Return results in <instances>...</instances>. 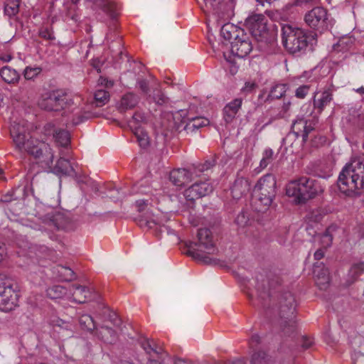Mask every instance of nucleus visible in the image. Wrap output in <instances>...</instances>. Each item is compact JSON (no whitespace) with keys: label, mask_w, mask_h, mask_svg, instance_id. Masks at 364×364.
I'll use <instances>...</instances> for the list:
<instances>
[{"label":"nucleus","mask_w":364,"mask_h":364,"mask_svg":"<svg viewBox=\"0 0 364 364\" xmlns=\"http://www.w3.org/2000/svg\"><path fill=\"white\" fill-rule=\"evenodd\" d=\"M348 41H350V43H352V41L350 38L341 39L335 46V47H337L336 49H338V50H344L346 48H344L343 46L345 44H347Z\"/></svg>","instance_id":"0e129e2a"},{"label":"nucleus","mask_w":364,"mask_h":364,"mask_svg":"<svg viewBox=\"0 0 364 364\" xmlns=\"http://www.w3.org/2000/svg\"><path fill=\"white\" fill-rule=\"evenodd\" d=\"M337 185L349 197L360 196L364 188V159L355 158L345 165L339 173Z\"/></svg>","instance_id":"7ed1b4c3"},{"label":"nucleus","mask_w":364,"mask_h":364,"mask_svg":"<svg viewBox=\"0 0 364 364\" xmlns=\"http://www.w3.org/2000/svg\"><path fill=\"white\" fill-rule=\"evenodd\" d=\"M302 339H303V341H302L301 346L304 349H308L310 347H311L312 345L314 344V342L311 339H309L305 336H304Z\"/></svg>","instance_id":"338daca9"},{"label":"nucleus","mask_w":364,"mask_h":364,"mask_svg":"<svg viewBox=\"0 0 364 364\" xmlns=\"http://www.w3.org/2000/svg\"><path fill=\"white\" fill-rule=\"evenodd\" d=\"M139 102V97L137 95L133 92H128L121 97L117 107L119 112H125L134 108Z\"/></svg>","instance_id":"a878e982"},{"label":"nucleus","mask_w":364,"mask_h":364,"mask_svg":"<svg viewBox=\"0 0 364 364\" xmlns=\"http://www.w3.org/2000/svg\"><path fill=\"white\" fill-rule=\"evenodd\" d=\"M71 122L73 125H78L85 120L92 117L90 112L82 111L81 108L75 107L73 111Z\"/></svg>","instance_id":"473e14b6"},{"label":"nucleus","mask_w":364,"mask_h":364,"mask_svg":"<svg viewBox=\"0 0 364 364\" xmlns=\"http://www.w3.org/2000/svg\"><path fill=\"white\" fill-rule=\"evenodd\" d=\"M314 130V127L311 124H308L303 116H297L291 124L292 132L296 137L301 136L304 142L307 141L309 134Z\"/></svg>","instance_id":"2eb2a0df"},{"label":"nucleus","mask_w":364,"mask_h":364,"mask_svg":"<svg viewBox=\"0 0 364 364\" xmlns=\"http://www.w3.org/2000/svg\"><path fill=\"white\" fill-rule=\"evenodd\" d=\"M281 283V278L274 273H259L256 277V296L252 299V304L262 309L267 315L277 313L281 336L294 338L296 334L295 299L289 291H274Z\"/></svg>","instance_id":"f257e3e1"},{"label":"nucleus","mask_w":364,"mask_h":364,"mask_svg":"<svg viewBox=\"0 0 364 364\" xmlns=\"http://www.w3.org/2000/svg\"><path fill=\"white\" fill-rule=\"evenodd\" d=\"M137 85L144 94H148L149 92V82L145 79H139L137 80Z\"/></svg>","instance_id":"13d9d810"},{"label":"nucleus","mask_w":364,"mask_h":364,"mask_svg":"<svg viewBox=\"0 0 364 364\" xmlns=\"http://www.w3.org/2000/svg\"><path fill=\"white\" fill-rule=\"evenodd\" d=\"M319 0H293L289 4L291 6H303L309 4H316Z\"/></svg>","instance_id":"4d7b16f0"},{"label":"nucleus","mask_w":364,"mask_h":364,"mask_svg":"<svg viewBox=\"0 0 364 364\" xmlns=\"http://www.w3.org/2000/svg\"><path fill=\"white\" fill-rule=\"evenodd\" d=\"M282 43L286 50L298 56L305 53L309 41L307 33L297 27L286 24L282 27Z\"/></svg>","instance_id":"0eeeda50"},{"label":"nucleus","mask_w":364,"mask_h":364,"mask_svg":"<svg viewBox=\"0 0 364 364\" xmlns=\"http://www.w3.org/2000/svg\"><path fill=\"white\" fill-rule=\"evenodd\" d=\"M251 364H271V359L265 352L258 351L252 355Z\"/></svg>","instance_id":"4c0bfd02"},{"label":"nucleus","mask_w":364,"mask_h":364,"mask_svg":"<svg viewBox=\"0 0 364 364\" xmlns=\"http://www.w3.org/2000/svg\"><path fill=\"white\" fill-rule=\"evenodd\" d=\"M38 35L43 39L53 41L55 39V36L52 28L48 26H43L39 29Z\"/></svg>","instance_id":"c03bdc74"},{"label":"nucleus","mask_w":364,"mask_h":364,"mask_svg":"<svg viewBox=\"0 0 364 364\" xmlns=\"http://www.w3.org/2000/svg\"><path fill=\"white\" fill-rule=\"evenodd\" d=\"M220 33L224 39L229 41L232 40L235 41L240 39V38H246V33L244 29L232 23L223 25L221 28Z\"/></svg>","instance_id":"a211bd4d"},{"label":"nucleus","mask_w":364,"mask_h":364,"mask_svg":"<svg viewBox=\"0 0 364 364\" xmlns=\"http://www.w3.org/2000/svg\"><path fill=\"white\" fill-rule=\"evenodd\" d=\"M66 294V288L61 285H53L46 289V295L51 299H61Z\"/></svg>","instance_id":"2f4dec72"},{"label":"nucleus","mask_w":364,"mask_h":364,"mask_svg":"<svg viewBox=\"0 0 364 364\" xmlns=\"http://www.w3.org/2000/svg\"><path fill=\"white\" fill-rule=\"evenodd\" d=\"M52 171L58 176H77V171L69 160L60 157L53 166Z\"/></svg>","instance_id":"f3484780"},{"label":"nucleus","mask_w":364,"mask_h":364,"mask_svg":"<svg viewBox=\"0 0 364 364\" xmlns=\"http://www.w3.org/2000/svg\"><path fill=\"white\" fill-rule=\"evenodd\" d=\"M198 242H188L186 244V255L196 261L205 264H216L215 255L218 250L213 240L208 228H200L197 233Z\"/></svg>","instance_id":"20e7f679"},{"label":"nucleus","mask_w":364,"mask_h":364,"mask_svg":"<svg viewBox=\"0 0 364 364\" xmlns=\"http://www.w3.org/2000/svg\"><path fill=\"white\" fill-rule=\"evenodd\" d=\"M46 223L48 227L54 228L58 230H68L70 228V219L61 213L51 215Z\"/></svg>","instance_id":"412c9836"},{"label":"nucleus","mask_w":364,"mask_h":364,"mask_svg":"<svg viewBox=\"0 0 364 364\" xmlns=\"http://www.w3.org/2000/svg\"><path fill=\"white\" fill-rule=\"evenodd\" d=\"M222 0H204L205 7L208 9L218 13L220 10V4Z\"/></svg>","instance_id":"09e8293b"},{"label":"nucleus","mask_w":364,"mask_h":364,"mask_svg":"<svg viewBox=\"0 0 364 364\" xmlns=\"http://www.w3.org/2000/svg\"><path fill=\"white\" fill-rule=\"evenodd\" d=\"M19 287L11 278L0 274V310L9 312L18 306Z\"/></svg>","instance_id":"6e6552de"},{"label":"nucleus","mask_w":364,"mask_h":364,"mask_svg":"<svg viewBox=\"0 0 364 364\" xmlns=\"http://www.w3.org/2000/svg\"><path fill=\"white\" fill-rule=\"evenodd\" d=\"M95 335L100 340L107 344H114L118 340L117 332L111 327L105 325H102L96 329Z\"/></svg>","instance_id":"4be33fe9"},{"label":"nucleus","mask_w":364,"mask_h":364,"mask_svg":"<svg viewBox=\"0 0 364 364\" xmlns=\"http://www.w3.org/2000/svg\"><path fill=\"white\" fill-rule=\"evenodd\" d=\"M235 223L241 228L246 226L249 221L247 213L242 210L235 218Z\"/></svg>","instance_id":"de8ad7c7"},{"label":"nucleus","mask_w":364,"mask_h":364,"mask_svg":"<svg viewBox=\"0 0 364 364\" xmlns=\"http://www.w3.org/2000/svg\"><path fill=\"white\" fill-rule=\"evenodd\" d=\"M19 0H7L4 6V14L9 17L16 16L19 11Z\"/></svg>","instance_id":"e433bc0d"},{"label":"nucleus","mask_w":364,"mask_h":364,"mask_svg":"<svg viewBox=\"0 0 364 364\" xmlns=\"http://www.w3.org/2000/svg\"><path fill=\"white\" fill-rule=\"evenodd\" d=\"M186 112L184 110H180L174 114H171L173 121L172 129L181 132L182 130L186 132L187 134L193 133L198 130L195 124L189 119L186 117Z\"/></svg>","instance_id":"4468645a"},{"label":"nucleus","mask_w":364,"mask_h":364,"mask_svg":"<svg viewBox=\"0 0 364 364\" xmlns=\"http://www.w3.org/2000/svg\"><path fill=\"white\" fill-rule=\"evenodd\" d=\"M152 99L158 105H164L168 102V98L161 90H155Z\"/></svg>","instance_id":"37998d69"},{"label":"nucleus","mask_w":364,"mask_h":364,"mask_svg":"<svg viewBox=\"0 0 364 364\" xmlns=\"http://www.w3.org/2000/svg\"><path fill=\"white\" fill-rule=\"evenodd\" d=\"M41 70H42V69L39 67H36V68L27 67L24 70V77L26 80H33L38 74L41 73Z\"/></svg>","instance_id":"49530a36"},{"label":"nucleus","mask_w":364,"mask_h":364,"mask_svg":"<svg viewBox=\"0 0 364 364\" xmlns=\"http://www.w3.org/2000/svg\"><path fill=\"white\" fill-rule=\"evenodd\" d=\"M149 189V187L144 186V183L143 181H141L134 186V187L133 188V192L146 194L150 191Z\"/></svg>","instance_id":"6e6d98bb"},{"label":"nucleus","mask_w":364,"mask_h":364,"mask_svg":"<svg viewBox=\"0 0 364 364\" xmlns=\"http://www.w3.org/2000/svg\"><path fill=\"white\" fill-rule=\"evenodd\" d=\"M145 120L146 117L144 114L141 112H135L132 117V119L129 122V126L131 128H134V129H136V127L140 128L138 126V123L144 122Z\"/></svg>","instance_id":"a18cd8bd"},{"label":"nucleus","mask_w":364,"mask_h":364,"mask_svg":"<svg viewBox=\"0 0 364 364\" xmlns=\"http://www.w3.org/2000/svg\"><path fill=\"white\" fill-rule=\"evenodd\" d=\"M304 21L309 27L319 33L328 29V11L323 7L313 8L305 14Z\"/></svg>","instance_id":"9b49d317"},{"label":"nucleus","mask_w":364,"mask_h":364,"mask_svg":"<svg viewBox=\"0 0 364 364\" xmlns=\"http://www.w3.org/2000/svg\"><path fill=\"white\" fill-rule=\"evenodd\" d=\"M260 343V337L257 334L252 336L249 341L250 346L252 348H255Z\"/></svg>","instance_id":"e2e57ef3"},{"label":"nucleus","mask_w":364,"mask_h":364,"mask_svg":"<svg viewBox=\"0 0 364 364\" xmlns=\"http://www.w3.org/2000/svg\"><path fill=\"white\" fill-rule=\"evenodd\" d=\"M277 194L275 176L267 173L256 183L253 190V205L257 212H264L272 205Z\"/></svg>","instance_id":"39448f33"},{"label":"nucleus","mask_w":364,"mask_h":364,"mask_svg":"<svg viewBox=\"0 0 364 364\" xmlns=\"http://www.w3.org/2000/svg\"><path fill=\"white\" fill-rule=\"evenodd\" d=\"M245 26L258 42L268 43L269 33L267 28V18L263 14H252L245 20Z\"/></svg>","instance_id":"9d476101"},{"label":"nucleus","mask_w":364,"mask_h":364,"mask_svg":"<svg viewBox=\"0 0 364 364\" xmlns=\"http://www.w3.org/2000/svg\"><path fill=\"white\" fill-rule=\"evenodd\" d=\"M291 105V103L290 101L284 102L283 105L282 107V109L279 111V112L277 114V116L274 118L271 119L268 122H267L263 126V127L267 126V125H268V124H271L272 122V121L274 120V119H282V118L286 117L287 116L288 112L290 109Z\"/></svg>","instance_id":"79ce46f5"},{"label":"nucleus","mask_w":364,"mask_h":364,"mask_svg":"<svg viewBox=\"0 0 364 364\" xmlns=\"http://www.w3.org/2000/svg\"><path fill=\"white\" fill-rule=\"evenodd\" d=\"M109 93L102 89H99L94 94V102H92L96 107H102L109 100Z\"/></svg>","instance_id":"f704fd0d"},{"label":"nucleus","mask_w":364,"mask_h":364,"mask_svg":"<svg viewBox=\"0 0 364 364\" xmlns=\"http://www.w3.org/2000/svg\"><path fill=\"white\" fill-rule=\"evenodd\" d=\"M55 326L68 330L70 329L71 325L62 319H58L55 321Z\"/></svg>","instance_id":"680f3d73"},{"label":"nucleus","mask_w":364,"mask_h":364,"mask_svg":"<svg viewBox=\"0 0 364 364\" xmlns=\"http://www.w3.org/2000/svg\"><path fill=\"white\" fill-rule=\"evenodd\" d=\"M216 164L215 156H211L210 159L206 160L203 164H199L198 165L191 166L193 169H196V173L195 176L196 177L200 176V173L205 171H208L213 168Z\"/></svg>","instance_id":"c9c22d12"},{"label":"nucleus","mask_w":364,"mask_h":364,"mask_svg":"<svg viewBox=\"0 0 364 364\" xmlns=\"http://www.w3.org/2000/svg\"><path fill=\"white\" fill-rule=\"evenodd\" d=\"M196 169L192 166L188 168H176L170 172V181L176 186H183L189 183L196 176Z\"/></svg>","instance_id":"ddd939ff"},{"label":"nucleus","mask_w":364,"mask_h":364,"mask_svg":"<svg viewBox=\"0 0 364 364\" xmlns=\"http://www.w3.org/2000/svg\"><path fill=\"white\" fill-rule=\"evenodd\" d=\"M189 119L195 124L198 129L203 127L209 124L210 121L208 119L201 117H189Z\"/></svg>","instance_id":"603ef678"},{"label":"nucleus","mask_w":364,"mask_h":364,"mask_svg":"<svg viewBox=\"0 0 364 364\" xmlns=\"http://www.w3.org/2000/svg\"><path fill=\"white\" fill-rule=\"evenodd\" d=\"M70 291H72L73 301L78 304H84L92 299V293L85 286L73 284Z\"/></svg>","instance_id":"5701e85b"},{"label":"nucleus","mask_w":364,"mask_h":364,"mask_svg":"<svg viewBox=\"0 0 364 364\" xmlns=\"http://www.w3.org/2000/svg\"><path fill=\"white\" fill-rule=\"evenodd\" d=\"M73 104L63 90H54L42 94L38 100V107L48 112H58Z\"/></svg>","instance_id":"1a4fd4ad"},{"label":"nucleus","mask_w":364,"mask_h":364,"mask_svg":"<svg viewBox=\"0 0 364 364\" xmlns=\"http://www.w3.org/2000/svg\"><path fill=\"white\" fill-rule=\"evenodd\" d=\"M274 153L270 148L266 149L263 152L262 159L259 163V167L262 169L265 168L274 159Z\"/></svg>","instance_id":"ea45409f"},{"label":"nucleus","mask_w":364,"mask_h":364,"mask_svg":"<svg viewBox=\"0 0 364 364\" xmlns=\"http://www.w3.org/2000/svg\"><path fill=\"white\" fill-rule=\"evenodd\" d=\"M109 321L116 327H119L122 323L121 319L114 314H109Z\"/></svg>","instance_id":"052dcab7"},{"label":"nucleus","mask_w":364,"mask_h":364,"mask_svg":"<svg viewBox=\"0 0 364 364\" xmlns=\"http://www.w3.org/2000/svg\"><path fill=\"white\" fill-rule=\"evenodd\" d=\"M364 272V262H358L353 264L350 270L349 276L356 280Z\"/></svg>","instance_id":"a19ab883"},{"label":"nucleus","mask_w":364,"mask_h":364,"mask_svg":"<svg viewBox=\"0 0 364 364\" xmlns=\"http://www.w3.org/2000/svg\"><path fill=\"white\" fill-rule=\"evenodd\" d=\"M288 90V85L287 84H276L273 85L267 96L264 99V102H271L274 100L281 99L284 96L285 93Z\"/></svg>","instance_id":"cd10ccee"},{"label":"nucleus","mask_w":364,"mask_h":364,"mask_svg":"<svg viewBox=\"0 0 364 364\" xmlns=\"http://www.w3.org/2000/svg\"><path fill=\"white\" fill-rule=\"evenodd\" d=\"M241 98H236L227 104L223 109L224 119L227 123L231 122L242 106Z\"/></svg>","instance_id":"bb28decb"},{"label":"nucleus","mask_w":364,"mask_h":364,"mask_svg":"<svg viewBox=\"0 0 364 364\" xmlns=\"http://www.w3.org/2000/svg\"><path fill=\"white\" fill-rule=\"evenodd\" d=\"M53 138L55 142L61 146H67L70 142V134L68 131L57 129L54 131Z\"/></svg>","instance_id":"7c9ffc66"},{"label":"nucleus","mask_w":364,"mask_h":364,"mask_svg":"<svg viewBox=\"0 0 364 364\" xmlns=\"http://www.w3.org/2000/svg\"><path fill=\"white\" fill-rule=\"evenodd\" d=\"M141 346L146 351L147 354H151V352L159 354V352L156 348H154L149 340H144L141 342Z\"/></svg>","instance_id":"864d4df0"},{"label":"nucleus","mask_w":364,"mask_h":364,"mask_svg":"<svg viewBox=\"0 0 364 364\" xmlns=\"http://www.w3.org/2000/svg\"><path fill=\"white\" fill-rule=\"evenodd\" d=\"M213 191V186L207 181L196 182L184 192L187 200L193 202L195 200L204 197Z\"/></svg>","instance_id":"f8f14e48"},{"label":"nucleus","mask_w":364,"mask_h":364,"mask_svg":"<svg viewBox=\"0 0 364 364\" xmlns=\"http://www.w3.org/2000/svg\"><path fill=\"white\" fill-rule=\"evenodd\" d=\"M250 190V183L244 177H237L230 188L231 195L235 200L245 196Z\"/></svg>","instance_id":"6ab92c4d"},{"label":"nucleus","mask_w":364,"mask_h":364,"mask_svg":"<svg viewBox=\"0 0 364 364\" xmlns=\"http://www.w3.org/2000/svg\"><path fill=\"white\" fill-rule=\"evenodd\" d=\"M323 191L317 180L306 176H302L291 181L287 187V194L294 197L299 203H304Z\"/></svg>","instance_id":"423d86ee"},{"label":"nucleus","mask_w":364,"mask_h":364,"mask_svg":"<svg viewBox=\"0 0 364 364\" xmlns=\"http://www.w3.org/2000/svg\"><path fill=\"white\" fill-rule=\"evenodd\" d=\"M96 7L102 9L112 20L119 15V6L114 0H91Z\"/></svg>","instance_id":"aec40b11"},{"label":"nucleus","mask_w":364,"mask_h":364,"mask_svg":"<svg viewBox=\"0 0 364 364\" xmlns=\"http://www.w3.org/2000/svg\"><path fill=\"white\" fill-rule=\"evenodd\" d=\"M314 274L318 287L321 290L326 289L328 287L330 282L328 270L325 268L321 269L320 266L315 264L314 266Z\"/></svg>","instance_id":"393cba45"},{"label":"nucleus","mask_w":364,"mask_h":364,"mask_svg":"<svg viewBox=\"0 0 364 364\" xmlns=\"http://www.w3.org/2000/svg\"><path fill=\"white\" fill-rule=\"evenodd\" d=\"M0 75L2 80L9 84L17 82L20 78L19 74L9 66L3 67L0 70Z\"/></svg>","instance_id":"c756f323"},{"label":"nucleus","mask_w":364,"mask_h":364,"mask_svg":"<svg viewBox=\"0 0 364 364\" xmlns=\"http://www.w3.org/2000/svg\"><path fill=\"white\" fill-rule=\"evenodd\" d=\"M258 87V85L255 81H247L245 83L244 87L241 89L243 94L248 95L252 93Z\"/></svg>","instance_id":"8fccbe9b"},{"label":"nucleus","mask_w":364,"mask_h":364,"mask_svg":"<svg viewBox=\"0 0 364 364\" xmlns=\"http://www.w3.org/2000/svg\"><path fill=\"white\" fill-rule=\"evenodd\" d=\"M231 53L240 58L247 56L252 49V45L248 35L246 33V38H240L235 41H231Z\"/></svg>","instance_id":"dca6fc26"},{"label":"nucleus","mask_w":364,"mask_h":364,"mask_svg":"<svg viewBox=\"0 0 364 364\" xmlns=\"http://www.w3.org/2000/svg\"><path fill=\"white\" fill-rule=\"evenodd\" d=\"M317 95L314 97V108L321 113L324 107L331 102L332 100V94L331 92L326 90L323 92L318 98H316Z\"/></svg>","instance_id":"c85d7f7f"},{"label":"nucleus","mask_w":364,"mask_h":364,"mask_svg":"<svg viewBox=\"0 0 364 364\" xmlns=\"http://www.w3.org/2000/svg\"><path fill=\"white\" fill-rule=\"evenodd\" d=\"M148 204L149 200L147 199H139L136 201V205L139 212L143 211Z\"/></svg>","instance_id":"bf43d9fd"},{"label":"nucleus","mask_w":364,"mask_h":364,"mask_svg":"<svg viewBox=\"0 0 364 364\" xmlns=\"http://www.w3.org/2000/svg\"><path fill=\"white\" fill-rule=\"evenodd\" d=\"M310 90V86L303 85L299 86L295 91V96L299 99H304Z\"/></svg>","instance_id":"3c124183"},{"label":"nucleus","mask_w":364,"mask_h":364,"mask_svg":"<svg viewBox=\"0 0 364 364\" xmlns=\"http://www.w3.org/2000/svg\"><path fill=\"white\" fill-rule=\"evenodd\" d=\"M27 196L26 186H18L9 191L2 195L0 201L2 203H10L13 200H23Z\"/></svg>","instance_id":"b1692460"},{"label":"nucleus","mask_w":364,"mask_h":364,"mask_svg":"<svg viewBox=\"0 0 364 364\" xmlns=\"http://www.w3.org/2000/svg\"><path fill=\"white\" fill-rule=\"evenodd\" d=\"M322 239H323V241L326 243V245L329 246L332 242L333 237L328 233V230H326V232L323 235Z\"/></svg>","instance_id":"774afa93"},{"label":"nucleus","mask_w":364,"mask_h":364,"mask_svg":"<svg viewBox=\"0 0 364 364\" xmlns=\"http://www.w3.org/2000/svg\"><path fill=\"white\" fill-rule=\"evenodd\" d=\"M15 149L21 154L27 153L46 165L53 161V153L48 144L41 143L26 132L24 126L14 122L10 128Z\"/></svg>","instance_id":"f03ea898"},{"label":"nucleus","mask_w":364,"mask_h":364,"mask_svg":"<svg viewBox=\"0 0 364 364\" xmlns=\"http://www.w3.org/2000/svg\"><path fill=\"white\" fill-rule=\"evenodd\" d=\"M98 84L105 85L106 87H112L114 85V82L100 77L98 80Z\"/></svg>","instance_id":"69168bd1"},{"label":"nucleus","mask_w":364,"mask_h":364,"mask_svg":"<svg viewBox=\"0 0 364 364\" xmlns=\"http://www.w3.org/2000/svg\"><path fill=\"white\" fill-rule=\"evenodd\" d=\"M134 135L136 137L139 144L142 148H146L149 144V138L146 132L141 128H136L134 131Z\"/></svg>","instance_id":"58836bf2"},{"label":"nucleus","mask_w":364,"mask_h":364,"mask_svg":"<svg viewBox=\"0 0 364 364\" xmlns=\"http://www.w3.org/2000/svg\"><path fill=\"white\" fill-rule=\"evenodd\" d=\"M79 323L80 327L90 333H93L96 329L95 322L93 318L87 314H84L79 317Z\"/></svg>","instance_id":"72a5a7b5"},{"label":"nucleus","mask_w":364,"mask_h":364,"mask_svg":"<svg viewBox=\"0 0 364 364\" xmlns=\"http://www.w3.org/2000/svg\"><path fill=\"white\" fill-rule=\"evenodd\" d=\"M61 274L64 276L65 280L71 281L75 279L74 272L69 267L61 266Z\"/></svg>","instance_id":"5fc2aeb1"}]
</instances>
